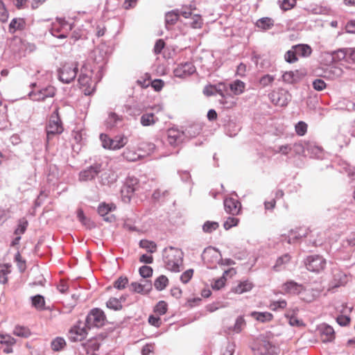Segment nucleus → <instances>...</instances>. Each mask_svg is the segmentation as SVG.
<instances>
[{"instance_id": "f257e3e1", "label": "nucleus", "mask_w": 355, "mask_h": 355, "mask_svg": "<svg viewBox=\"0 0 355 355\" xmlns=\"http://www.w3.org/2000/svg\"><path fill=\"white\" fill-rule=\"evenodd\" d=\"M184 254L178 248L168 247L164 249L163 260L167 270L178 272L182 265Z\"/></svg>"}, {"instance_id": "f03ea898", "label": "nucleus", "mask_w": 355, "mask_h": 355, "mask_svg": "<svg viewBox=\"0 0 355 355\" xmlns=\"http://www.w3.org/2000/svg\"><path fill=\"white\" fill-rule=\"evenodd\" d=\"M59 107H55L50 116L48 124L46 126V137L50 140L56 135H60L64 131V127L59 115Z\"/></svg>"}, {"instance_id": "7ed1b4c3", "label": "nucleus", "mask_w": 355, "mask_h": 355, "mask_svg": "<svg viewBox=\"0 0 355 355\" xmlns=\"http://www.w3.org/2000/svg\"><path fill=\"white\" fill-rule=\"evenodd\" d=\"M100 140L103 148L112 150L121 149L128 141V138L124 135H117L110 138L107 135L103 133L100 135Z\"/></svg>"}, {"instance_id": "20e7f679", "label": "nucleus", "mask_w": 355, "mask_h": 355, "mask_svg": "<svg viewBox=\"0 0 355 355\" xmlns=\"http://www.w3.org/2000/svg\"><path fill=\"white\" fill-rule=\"evenodd\" d=\"M92 74L93 71L86 64L83 66L78 81L80 86L83 88V92L85 95L92 94L94 90L92 80Z\"/></svg>"}, {"instance_id": "39448f33", "label": "nucleus", "mask_w": 355, "mask_h": 355, "mask_svg": "<svg viewBox=\"0 0 355 355\" xmlns=\"http://www.w3.org/2000/svg\"><path fill=\"white\" fill-rule=\"evenodd\" d=\"M72 29V24L69 23L64 19L57 18L52 23L50 29L51 34L59 39H64L67 37L68 33Z\"/></svg>"}, {"instance_id": "423d86ee", "label": "nucleus", "mask_w": 355, "mask_h": 355, "mask_svg": "<svg viewBox=\"0 0 355 355\" xmlns=\"http://www.w3.org/2000/svg\"><path fill=\"white\" fill-rule=\"evenodd\" d=\"M106 317L104 312L100 309H93L86 317L85 327L87 329L101 327L105 324Z\"/></svg>"}, {"instance_id": "0eeeda50", "label": "nucleus", "mask_w": 355, "mask_h": 355, "mask_svg": "<svg viewBox=\"0 0 355 355\" xmlns=\"http://www.w3.org/2000/svg\"><path fill=\"white\" fill-rule=\"evenodd\" d=\"M77 72L76 63H65L58 70L59 80L64 83H69L75 79Z\"/></svg>"}, {"instance_id": "6e6552de", "label": "nucleus", "mask_w": 355, "mask_h": 355, "mask_svg": "<svg viewBox=\"0 0 355 355\" xmlns=\"http://www.w3.org/2000/svg\"><path fill=\"white\" fill-rule=\"evenodd\" d=\"M304 263L307 270L318 273L325 268L327 261L322 256L314 254L308 256Z\"/></svg>"}, {"instance_id": "1a4fd4ad", "label": "nucleus", "mask_w": 355, "mask_h": 355, "mask_svg": "<svg viewBox=\"0 0 355 355\" xmlns=\"http://www.w3.org/2000/svg\"><path fill=\"white\" fill-rule=\"evenodd\" d=\"M102 172V162H95L79 173V180L87 182L94 180Z\"/></svg>"}, {"instance_id": "9d476101", "label": "nucleus", "mask_w": 355, "mask_h": 355, "mask_svg": "<svg viewBox=\"0 0 355 355\" xmlns=\"http://www.w3.org/2000/svg\"><path fill=\"white\" fill-rule=\"evenodd\" d=\"M55 94V89L53 86L32 91L29 93L30 98L33 101H44L47 98H53Z\"/></svg>"}, {"instance_id": "9b49d317", "label": "nucleus", "mask_w": 355, "mask_h": 355, "mask_svg": "<svg viewBox=\"0 0 355 355\" xmlns=\"http://www.w3.org/2000/svg\"><path fill=\"white\" fill-rule=\"evenodd\" d=\"M185 134L183 131H180L177 128H170L167 131L166 141L173 146H178L184 139Z\"/></svg>"}, {"instance_id": "f8f14e48", "label": "nucleus", "mask_w": 355, "mask_h": 355, "mask_svg": "<svg viewBox=\"0 0 355 355\" xmlns=\"http://www.w3.org/2000/svg\"><path fill=\"white\" fill-rule=\"evenodd\" d=\"M87 328L85 324L83 327L80 326V322L73 327L69 331V339L72 342L81 341L84 340L87 335Z\"/></svg>"}, {"instance_id": "ddd939ff", "label": "nucleus", "mask_w": 355, "mask_h": 355, "mask_svg": "<svg viewBox=\"0 0 355 355\" xmlns=\"http://www.w3.org/2000/svg\"><path fill=\"white\" fill-rule=\"evenodd\" d=\"M317 330L323 343H331L335 339V331L331 326L322 323L318 325Z\"/></svg>"}, {"instance_id": "4468645a", "label": "nucleus", "mask_w": 355, "mask_h": 355, "mask_svg": "<svg viewBox=\"0 0 355 355\" xmlns=\"http://www.w3.org/2000/svg\"><path fill=\"white\" fill-rule=\"evenodd\" d=\"M196 71V67L192 62H186L181 63L174 69L175 76L178 78H186Z\"/></svg>"}, {"instance_id": "2eb2a0df", "label": "nucleus", "mask_w": 355, "mask_h": 355, "mask_svg": "<svg viewBox=\"0 0 355 355\" xmlns=\"http://www.w3.org/2000/svg\"><path fill=\"white\" fill-rule=\"evenodd\" d=\"M288 94L285 91H273L270 94H269V98L271 102L275 105L279 106H286L288 103Z\"/></svg>"}, {"instance_id": "dca6fc26", "label": "nucleus", "mask_w": 355, "mask_h": 355, "mask_svg": "<svg viewBox=\"0 0 355 355\" xmlns=\"http://www.w3.org/2000/svg\"><path fill=\"white\" fill-rule=\"evenodd\" d=\"M224 207L226 212L234 216L240 211L241 202L233 198H226L224 200Z\"/></svg>"}, {"instance_id": "f3484780", "label": "nucleus", "mask_w": 355, "mask_h": 355, "mask_svg": "<svg viewBox=\"0 0 355 355\" xmlns=\"http://www.w3.org/2000/svg\"><path fill=\"white\" fill-rule=\"evenodd\" d=\"M94 62L98 64L101 68L107 60V55L105 51L101 47H97L92 51V55Z\"/></svg>"}, {"instance_id": "a211bd4d", "label": "nucleus", "mask_w": 355, "mask_h": 355, "mask_svg": "<svg viewBox=\"0 0 355 355\" xmlns=\"http://www.w3.org/2000/svg\"><path fill=\"white\" fill-rule=\"evenodd\" d=\"M116 208L113 205L101 203L98 207V213L104 218L105 221L112 222L114 217L113 215L107 216L109 213Z\"/></svg>"}, {"instance_id": "6ab92c4d", "label": "nucleus", "mask_w": 355, "mask_h": 355, "mask_svg": "<svg viewBox=\"0 0 355 355\" xmlns=\"http://www.w3.org/2000/svg\"><path fill=\"white\" fill-rule=\"evenodd\" d=\"M348 281V278L347 275L338 270L335 269L333 271V286L334 287H339L340 286H344L347 284Z\"/></svg>"}, {"instance_id": "aec40b11", "label": "nucleus", "mask_w": 355, "mask_h": 355, "mask_svg": "<svg viewBox=\"0 0 355 355\" xmlns=\"http://www.w3.org/2000/svg\"><path fill=\"white\" fill-rule=\"evenodd\" d=\"M218 250L214 248L209 247L204 250L202 253V259L205 263H214L218 261Z\"/></svg>"}, {"instance_id": "412c9836", "label": "nucleus", "mask_w": 355, "mask_h": 355, "mask_svg": "<svg viewBox=\"0 0 355 355\" xmlns=\"http://www.w3.org/2000/svg\"><path fill=\"white\" fill-rule=\"evenodd\" d=\"M282 288L285 293L289 294H299L303 289L302 285L299 284L294 281L286 282L282 286Z\"/></svg>"}, {"instance_id": "4be33fe9", "label": "nucleus", "mask_w": 355, "mask_h": 355, "mask_svg": "<svg viewBox=\"0 0 355 355\" xmlns=\"http://www.w3.org/2000/svg\"><path fill=\"white\" fill-rule=\"evenodd\" d=\"M250 315L258 322L265 323L273 319V315L270 312L252 311Z\"/></svg>"}, {"instance_id": "5701e85b", "label": "nucleus", "mask_w": 355, "mask_h": 355, "mask_svg": "<svg viewBox=\"0 0 355 355\" xmlns=\"http://www.w3.org/2000/svg\"><path fill=\"white\" fill-rule=\"evenodd\" d=\"M291 260V256L288 254H285L276 260L275 264L272 268L275 271L279 272L284 270L286 268V264L289 263Z\"/></svg>"}, {"instance_id": "b1692460", "label": "nucleus", "mask_w": 355, "mask_h": 355, "mask_svg": "<svg viewBox=\"0 0 355 355\" xmlns=\"http://www.w3.org/2000/svg\"><path fill=\"white\" fill-rule=\"evenodd\" d=\"M253 287V284L246 280L239 282L236 286L232 287V291L234 293L242 294L250 291Z\"/></svg>"}, {"instance_id": "393cba45", "label": "nucleus", "mask_w": 355, "mask_h": 355, "mask_svg": "<svg viewBox=\"0 0 355 355\" xmlns=\"http://www.w3.org/2000/svg\"><path fill=\"white\" fill-rule=\"evenodd\" d=\"M229 87L234 95H240L245 91V83L240 80H235L229 85Z\"/></svg>"}, {"instance_id": "a878e982", "label": "nucleus", "mask_w": 355, "mask_h": 355, "mask_svg": "<svg viewBox=\"0 0 355 355\" xmlns=\"http://www.w3.org/2000/svg\"><path fill=\"white\" fill-rule=\"evenodd\" d=\"M25 21L23 18H14L9 24V32L14 33L17 31H22L25 28Z\"/></svg>"}, {"instance_id": "bb28decb", "label": "nucleus", "mask_w": 355, "mask_h": 355, "mask_svg": "<svg viewBox=\"0 0 355 355\" xmlns=\"http://www.w3.org/2000/svg\"><path fill=\"white\" fill-rule=\"evenodd\" d=\"M245 326L246 322L244 317L243 315H240L236 319L234 326L229 327L228 330L230 333L233 332L234 334H239L243 331Z\"/></svg>"}, {"instance_id": "cd10ccee", "label": "nucleus", "mask_w": 355, "mask_h": 355, "mask_svg": "<svg viewBox=\"0 0 355 355\" xmlns=\"http://www.w3.org/2000/svg\"><path fill=\"white\" fill-rule=\"evenodd\" d=\"M100 182L103 185L112 183L115 180L114 174L109 171H105L102 165V172L99 173Z\"/></svg>"}, {"instance_id": "c85d7f7f", "label": "nucleus", "mask_w": 355, "mask_h": 355, "mask_svg": "<svg viewBox=\"0 0 355 355\" xmlns=\"http://www.w3.org/2000/svg\"><path fill=\"white\" fill-rule=\"evenodd\" d=\"M158 121V118L153 113H145L140 118V123L143 126H150Z\"/></svg>"}, {"instance_id": "c756f323", "label": "nucleus", "mask_w": 355, "mask_h": 355, "mask_svg": "<svg viewBox=\"0 0 355 355\" xmlns=\"http://www.w3.org/2000/svg\"><path fill=\"white\" fill-rule=\"evenodd\" d=\"M274 26V20L270 17H262L256 22V26L261 30L270 29Z\"/></svg>"}, {"instance_id": "7c9ffc66", "label": "nucleus", "mask_w": 355, "mask_h": 355, "mask_svg": "<svg viewBox=\"0 0 355 355\" xmlns=\"http://www.w3.org/2000/svg\"><path fill=\"white\" fill-rule=\"evenodd\" d=\"M130 291L137 293H146L150 289V284L146 282L144 284L132 282L130 286Z\"/></svg>"}, {"instance_id": "2f4dec72", "label": "nucleus", "mask_w": 355, "mask_h": 355, "mask_svg": "<svg viewBox=\"0 0 355 355\" xmlns=\"http://www.w3.org/2000/svg\"><path fill=\"white\" fill-rule=\"evenodd\" d=\"M297 52V57H309L312 52V49L308 44L294 45Z\"/></svg>"}, {"instance_id": "473e14b6", "label": "nucleus", "mask_w": 355, "mask_h": 355, "mask_svg": "<svg viewBox=\"0 0 355 355\" xmlns=\"http://www.w3.org/2000/svg\"><path fill=\"white\" fill-rule=\"evenodd\" d=\"M125 300V298L123 297H121L119 300L115 297H112L107 302L106 306L110 309L119 311L122 309L121 303Z\"/></svg>"}, {"instance_id": "72a5a7b5", "label": "nucleus", "mask_w": 355, "mask_h": 355, "mask_svg": "<svg viewBox=\"0 0 355 355\" xmlns=\"http://www.w3.org/2000/svg\"><path fill=\"white\" fill-rule=\"evenodd\" d=\"M349 49H340L337 51L332 52V61L334 62H338L345 59L347 55H349Z\"/></svg>"}, {"instance_id": "f704fd0d", "label": "nucleus", "mask_w": 355, "mask_h": 355, "mask_svg": "<svg viewBox=\"0 0 355 355\" xmlns=\"http://www.w3.org/2000/svg\"><path fill=\"white\" fill-rule=\"evenodd\" d=\"M178 18L179 14L176 11L172 10L167 12L165 16L166 27L170 29V27L176 23Z\"/></svg>"}, {"instance_id": "c9c22d12", "label": "nucleus", "mask_w": 355, "mask_h": 355, "mask_svg": "<svg viewBox=\"0 0 355 355\" xmlns=\"http://www.w3.org/2000/svg\"><path fill=\"white\" fill-rule=\"evenodd\" d=\"M122 155L123 158L128 162H136L141 157V156L137 153L136 151L131 150L129 148H125Z\"/></svg>"}, {"instance_id": "e433bc0d", "label": "nucleus", "mask_w": 355, "mask_h": 355, "mask_svg": "<svg viewBox=\"0 0 355 355\" xmlns=\"http://www.w3.org/2000/svg\"><path fill=\"white\" fill-rule=\"evenodd\" d=\"M168 284V279L165 275L159 276L154 282V286L157 291L164 290Z\"/></svg>"}, {"instance_id": "4c0bfd02", "label": "nucleus", "mask_w": 355, "mask_h": 355, "mask_svg": "<svg viewBox=\"0 0 355 355\" xmlns=\"http://www.w3.org/2000/svg\"><path fill=\"white\" fill-rule=\"evenodd\" d=\"M286 306V301L285 300H280L277 301H271L268 307L273 311H279L285 309Z\"/></svg>"}, {"instance_id": "58836bf2", "label": "nucleus", "mask_w": 355, "mask_h": 355, "mask_svg": "<svg viewBox=\"0 0 355 355\" xmlns=\"http://www.w3.org/2000/svg\"><path fill=\"white\" fill-rule=\"evenodd\" d=\"M77 217L79 221L87 228L91 229L94 227L93 222L85 216L84 212L81 209H79L77 211Z\"/></svg>"}, {"instance_id": "ea45409f", "label": "nucleus", "mask_w": 355, "mask_h": 355, "mask_svg": "<svg viewBox=\"0 0 355 355\" xmlns=\"http://www.w3.org/2000/svg\"><path fill=\"white\" fill-rule=\"evenodd\" d=\"M284 59L288 63H294L297 61L298 57L294 46H293L290 50L286 52L284 55Z\"/></svg>"}, {"instance_id": "a19ab883", "label": "nucleus", "mask_w": 355, "mask_h": 355, "mask_svg": "<svg viewBox=\"0 0 355 355\" xmlns=\"http://www.w3.org/2000/svg\"><path fill=\"white\" fill-rule=\"evenodd\" d=\"M137 184V179L130 178L127 180L122 192L125 191L128 194L132 193L136 190V185Z\"/></svg>"}, {"instance_id": "79ce46f5", "label": "nucleus", "mask_w": 355, "mask_h": 355, "mask_svg": "<svg viewBox=\"0 0 355 355\" xmlns=\"http://www.w3.org/2000/svg\"><path fill=\"white\" fill-rule=\"evenodd\" d=\"M10 266L5 264L0 267V283L5 284L8 282V275L10 272Z\"/></svg>"}, {"instance_id": "37998d69", "label": "nucleus", "mask_w": 355, "mask_h": 355, "mask_svg": "<svg viewBox=\"0 0 355 355\" xmlns=\"http://www.w3.org/2000/svg\"><path fill=\"white\" fill-rule=\"evenodd\" d=\"M13 333L15 336L23 338H28L31 335L29 329L23 326L15 327Z\"/></svg>"}, {"instance_id": "c03bdc74", "label": "nucleus", "mask_w": 355, "mask_h": 355, "mask_svg": "<svg viewBox=\"0 0 355 355\" xmlns=\"http://www.w3.org/2000/svg\"><path fill=\"white\" fill-rule=\"evenodd\" d=\"M139 246L144 249H146L148 252L153 253L155 252L157 245L153 241L148 240H141L139 242Z\"/></svg>"}, {"instance_id": "a18cd8bd", "label": "nucleus", "mask_w": 355, "mask_h": 355, "mask_svg": "<svg viewBox=\"0 0 355 355\" xmlns=\"http://www.w3.org/2000/svg\"><path fill=\"white\" fill-rule=\"evenodd\" d=\"M66 345V342L64 338L57 337L51 342V348L53 351H59L64 348Z\"/></svg>"}, {"instance_id": "49530a36", "label": "nucleus", "mask_w": 355, "mask_h": 355, "mask_svg": "<svg viewBox=\"0 0 355 355\" xmlns=\"http://www.w3.org/2000/svg\"><path fill=\"white\" fill-rule=\"evenodd\" d=\"M214 88H216L215 90V95L218 94L221 96V99H219V101L220 103L225 104V102L224 101L223 98H225L224 92L227 90V86L224 83H219L216 85L214 86Z\"/></svg>"}, {"instance_id": "de8ad7c7", "label": "nucleus", "mask_w": 355, "mask_h": 355, "mask_svg": "<svg viewBox=\"0 0 355 355\" xmlns=\"http://www.w3.org/2000/svg\"><path fill=\"white\" fill-rule=\"evenodd\" d=\"M31 300L33 306L35 307L37 309H42L43 307L44 306L45 301L42 295H37L33 296L31 297Z\"/></svg>"}, {"instance_id": "09e8293b", "label": "nucleus", "mask_w": 355, "mask_h": 355, "mask_svg": "<svg viewBox=\"0 0 355 355\" xmlns=\"http://www.w3.org/2000/svg\"><path fill=\"white\" fill-rule=\"evenodd\" d=\"M218 227V223L207 220L204 223L202 226V230L206 233H211L213 231L216 230Z\"/></svg>"}, {"instance_id": "8fccbe9b", "label": "nucleus", "mask_w": 355, "mask_h": 355, "mask_svg": "<svg viewBox=\"0 0 355 355\" xmlns=\"http://www.w3.org/2000/svg\"><path fill=\"white\" fill-rule=\"evenodd\" d=\"M228 270L224 272L223 277L214 280V282L211 284V287L214 290H220L225 286L226 279L225 275H227Z\"/></svg>"}, {"instance_id": "3c124183", "label": "nucleus", "mask_w": 355, "mask_h": 355, "mask_svg": "<svg viewBox=\"0 0 355 355\" xmlns=\"http://www.w3.org/2000/svg\"><path fill=\"white\" fill-rule=\"evenodd\" d=\"M275 80V77L272 75H270V74H266V75H264L263 76H262L260 79H259V85L263 87H266L267 86H269L270 85L273 81Z\"/></svg>"}, {"instance_id": "603ef678", "label": "nucleus", "mask_w": 355, "mask_h": 355, "mask_svg": "<svg viewBox=\"0 0 355 355\" xmlns=\"http://www.w3.org/2000/svg\"><path fill=\"white\" fill-rule=\"evenodd\" d=\"M307 124L304 121H299L295 126L297 135L304 136L307 132Z\"/></svg>"}, {"instance_id": "864d4df0", "label": "nucleus", "mask_w": 355, "mask_h": 355, "mask_svg": "<svg viewBox=\"0 0 355 355\" xmlns=\"http://www.w3.org/2000/svg\"><path fill=\"white\" fill-rule=\"evenodd\" d=\"M121 121V117L114 112H110L107 119V123L110 127H113Z\"/></svg>"}, {"instance_id": "5fc2aeb1", "label": "nucleus", "mask_w": 355, "mask_h": 355, "mask_svg": "<svg viewBox=\"0 0 355 355\" xmlns=\"http://www.w3.org/2000/svg\"><path fill=\"white\" fill-rule=\"evenodd\" d=\"M28 221L25 218H21L19 220L17 228L15 230V233L17 235L22 234L25 232L26 227L28 226Z\"/></svg>"}, {"instance_id": "6e6d98bb", "label": "nucleus", "mask_w": 355, "mask_h": 355, "mask_svg": "<svg viewBox=\"0 0 355 355\" xmlns=\"http://www.w3.org/2000/svg\"><path fill=\"white\" fill-rule=\"evenodd\" d=\"M155 312L162 315L167 311V304L164 301H159L155 307Z\"/></svg>"}, {"instance_id": "4d7b16f0", "label": "nucleus", "mask_w": 355, "mask_h": 355, "mask_svg": "<svg viewBox=\"0 0 355 355\" xmlns=\"http://www.w3.org/2000/svg\"><path fill=\"white\" fill-rule=\"evenodd\" d=\"M239 219L234 217L230 216L223 223V227L226 230H230L232 227H235L238 225Z\"/></svg>"}, {"instance_id": "13d9d810", "label": "nucleus", "mask_w": 355, "mask_h": 355, "mask_svg": "<svg viewBox=\"0 0 355 355\" xmlns=\"http://www.w3.org/2000/svg\"><path fill=\"white\" fill-rule=\"evenodd\" d=\"M8 15L9 14L7 9L6 8L5 4L2 0H0V21L2 22L7 21Z\"/></svg>"}, {"instance_id": "bf43d9fd", "label": "nucleus", "mask_w": 355, "mask_h": 355, "mask_svg": "<svg viewBox=\"0 0 355 355\" xmlns=\"http://www.w3.org/2000/svg\"><path fill=\"white\" fill-rule=\"evenodd\" d=\"M15 340L9 335L0 334V346L2 347L3 345H14Z\"/></svg>"}, {"instance_id": "052dcab7", "label": "nucleus", "mask_w": 355, "mask_h": 355, "mask_svg": "<svg viewBox=\"0 0 355 355\" xmlns=\"http://www.w3.org/2000/svg\"><path fill=\"white\" fill-rule=\"evenodd\" d=\"M128 282L127 277H120L114 282V286L119 290H121L125 287Z\"/></svg>"}, {"instance_id": "680f3d73", "label": "nucleus", "mask_w": 355, "mask_h": 355, "mask_svg": "<svg viewBox=\"0 0 355 355\" xmlns=\"http://www.w3.org/2000/svg\"><path fill=\"white\" fill-rule=\"evenodd\" d=\"M202 24V20L200 15H194L191 18L190 25L193 28H200Z\"/></svg>"}, {"instance_id": "e2e57ef3", "label": "nucleus", "mask_w": 355, "mask_h": 355, "mask_svg": "<svg viewBox=\"0 0 355 355\" xmlns=\"http://www.w3.org/2000/svg\"><path fill=\"white\" fill-rule=\"evenodd\" d=\"M139 274L142 277H150L153 275V269L148 266H143L139 268Z\"/></svg>"}, {"instance_id": "0e129e2a", "label": "nucleus", "mask_w": 355, "mask_h": 355, "mask_svg": "<svg viewBox=\"0 0 355 355\" xmlns=\"http://www.w3.org/2000/svg\"><path fill=\"white\" fill-rule=\"evenodd\" d=\"M293 150V144H286L278 147L277 150H275L276 153H282V155H286Z\"/></svg>"}, {"instance_id": "69168bd1", "label": "nucleus", "mask_w": 355, "mask_h": 355, "mask_svg": "<svg viewBox=\"0 0 355 355\" xmlns=\"http://www.w3.org/2000/svg\"><path fill=\"white\" fill-rule=\"evenodd\" d=\"M193 275V270L189 269L184 272L180 276V280L182 283L187 284L189 282Z\"/></svg>"}, {"instance_id": "338daca9", "label": "nucleus", "mask_w": 355, "mask_h": 355, "mask_svg": "<svg viewBox=\"0 0 355 355\" xmlns=\"http://www.w3.org/2000/svg\"><path fill=\"white\" fill-rule=\"evenodd\" d=\"M326 86H327V85H326L325 82L323 80L320 79V78L315 79L313 82V87L317 91L323 90L324 89L326 88Z\"/></svg>"}, {"instance_id": "774afa93", "label": "nucleus", "mask_w": 355, "mask_h": 355, "mask_svg": "<svg viewBox=\"0 0 355 355\" xmlns=\"http://www.w3.org/2000/svg\"><path fill=\"white\" fill-rule=\"evenodd\" d=\"M302 235L297 231H291L288 236V243H294L297 239L301 238Z\"/></svg>"}]
</instances>
